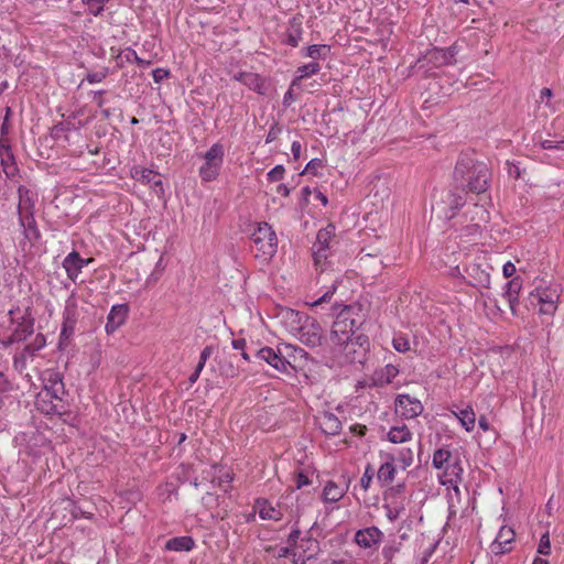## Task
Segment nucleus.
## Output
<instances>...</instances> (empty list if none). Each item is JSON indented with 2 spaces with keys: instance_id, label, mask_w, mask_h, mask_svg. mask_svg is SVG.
Here are the masks:
<instances>
[{
  "instance_id": "7c9ffc66",
  "label": "nucleus",
  "mask_w": 564,
  "mask_h": 564,
  "mask_svg": "<svg viewBox=\"0 0 564 564\" xmlns=\"http://www.w3.org/2000/svg\"><path fill=\"white\" fill-rule=\"evenodd\" d=\"M347 488H343L335 481L329 480L325 484L322 492V500L325 503L338 502L345 496Z\"/></svg>"
},
{
  "instance_id": "20e7f679",
  "label": "nucleus",
  "mask_w": 564,
  "mask_h": 564,
  "mask_svg": "<svg viewBox=\"0 0 564 564\" xmlns=\"http://www.w3.org/2000/svg\"><path fill=\"white\" fill-rule=\"evenodd\" d=\"M251 251L262 262L269 261L278 250V237L272 227L263 221L258 223L250 236Z\"/></svg>"
},
{
  "instance_id": "338daca9",
  "label": "nucleus",
  "mask_w": 564,
  "mask_h": 564,
  "mask_svg": "<svg viewBox=\"0 0 564 564\" xmlns=\"http://www.w3.org/2000/svg\"><path fill=\"white\" fill-rule=\"evenodd\" d=\"M516 271V265L511 261L506 262L502 267V273L505 278H511Z\"/></svg>"
},
{
  "instance_id": "3c124183",
  "label": "nucleus",
  "mask_w": 564,
  "mask_h": 564,
  "mask_svg": "<svg viewBox=\"0 0 564 564\" xmlns=\"http://www.w3.org/2000/svg\"><path fill=\"white\" fill-rule=\"evenodd\" d=\"M375 476V470L371 465H367L362 477L360 478V486L364 490H368Z\"/></svg>"
},
{
  "instance_id": "6ab92c4d",
  "label": "nucleus",
  "mask_w": 564,
  "mask_h": 564,
  "mask_svg": "<svg viewBox=\"0 0 564 564\" xmlns=\"http://www.w3.org/2000/svg\"><path fill=\"white\" fill-rule=\"evenodd\" d=\"M93 259H84L77 251H72L63 260V268L65 269L68 279L76 282L83 268L86 267Z\"/></svg>"
},
{
  "instance_id": "5701e85b",
  "label": "nucleus",
  "mask_w": 564,
  "mask_h": 564,
  "mask_svg": "<svg viewBox=\"0 0 564 564\" xmlns=\"http://www.w3.org/2000/svg\"><path fill=\"white\" fill-rule=\"evenodd\" d=\"M456 50L454 46L447 48L434 47L427 54V59L435 67L451 65L455 62Z\"/></svg>"
},
{
  "instance_id": "9b49d317",
  "label": "nucleus",
  "mask_w": 564,
  "mask_h": 564,
  "mask_svg": "<svg viewBox=\"0 0 564 564\" xmlns=\"http://www.w3.org/2000/svg\"><path fill=\"white\" fill-rule=\"evenodd\" d=\"M44 391L55 400H63L66 394L63 375L55 369H47L42 375Z\"/></svg>"
},
{
  "instance_id": "5fc2aeb1",
  "label": "nucleus",
  "mask_w": 564,
  "mask_h": 564,
  "mask_svg": "<svg viewBox=\"0 0 564 564\" xmlns=\"http://www.w3.org/2000/svg\"><path fill=\"white\" fill-rule=\"evenodd\" d=\"M285 169L283 165H275L273 169H271L268 174V181L270 182H278L281 181L284 177Z\"/></svg>"
},
{
  "instance_id": "6e6d98bb",
  "label": "nucleus",
  "mask_w": 564,
  "mask_h": 564,
  "mask_svg": "<svg viewBox=\"0 0 564 564\" xmlns=\"http://www.w3.org/2000/svg\"><path fill=\"white\" fill-rule=\"evenodd\" d=\"M471 270L476 271V273L478 275V278L476 279L477 280V285L487 288L490 284V275H489V273H487L484 270H480L479 267H476V265H474L471 268Z\"/></svg>"
},
{
  "instance_id": "4468645a",
  "label": "nucleus",
  "mask_w": 564,
  "mask_h": 564,
  "mask_svg": "<svg viewBox=\"0 0 564 564\" xmlns=\"http://www.w3.org/2000/svg\"><path fill=\"white\" fill-rule=\"evenodd\" d=\"M379 456L381 459L390 460L395 466L399 465L403 470L413 464V451L410 447L380 451Z\"/></svg>"
},
{
  "instance_id": "72a5a7b5",
  "label": "nucleus",
  "mask_w": 564,
  "mask_h": 564,
  "mask_svg": "<svg viewBox=\"0 0 564 564\" xmlns=\"http://www.w3.org/2000/svg\"><path fill=\"white\" fill-rule=\"evenodd\" d=\"M560 294L555 288H536L530 293L531 303H557Z\"/></svg>"
},
{
  "instance_id": "4be33fe9",
  "label": "nucleus",
  "mask_w": 564,
  "mask_h": 564,
  "mask_svg": "<svg viewBox=\"0 0 564 564\" xmlns=\"http://www.w3.org/2000/svg\"><path fill=\"white\" fill-rule=\"evenodd\" d=\"M0 164L2 166L3 173L8 177L13 176L18 170L11 147L8 140L4 138L0 139Z\"/></svg>"
},
{
  "instance_id": "69168bd1",
  "label": "nucleus",
  "mask_w": 564,
  "mask_h": 564,
  "mask_svg": "<svg viewBox=\"0 0 564 564\" xmlns=\"http://www.w3.org/2000/svg\"><path fill=\"white\" fill-rule=\"evenodd\" d=\"M169 70L164 68H156L152 72L153 80L155 83H161L164 78L169 77Z\"/></svg>"
},
{
  "instance_id": "0eeeda50",
  "label": "nucleus",
  "mask_w": 564,
  "mask_h": 564,
  "mask_svg": "<svg viewBox=\"0 0 564 564\" xmlns=\"http://www.w3.org/2000/svg\"><path fill=\"white\" fill-rule=\"evenodd\" d=\"M334 237V225L329 224L325 228L318 230L316 240L312 247L313 259L316 265H322V262L327 259L330 249V242L333 241Z\"/></svg>"
},
{
  "instance_id": "6e6552de",
  "label": "nucleus",
  "mask_w": 564,
  "mask_h": 564,
  "mask_svg": "<svg viewBox=\"0 0 564 564\" xmlns=\"http://www.w3.org/2000/svg\"><path fill=\"white\" fill-rule=\"evenodd\" d=\"M395 413L404 420H412L422 414V402L410 394H399L394 402Z\"/></svg>"
},
{
  "instance_id": "58836bf2",
  "label": "nucleus",
  "mask_w": 564,
  "mask_h": 564,
  "mask_svg": "<svg viewBox=\"0 0 564 564\" xmlns=\"http://www.w3.org/2000/svg\"><path fill=\"white\" fill-rule=\"evenodd\" d=\"M467 214H471L470 221L473 223L468 228L474 232H478L480 230L479 221H487L489 217V213L484 208V206L475 204Z\"/></svg>"
},
{
  "instance_id": "680f3d73",
  "label": "nucleus",
  "mask_w": 564,
  "mask_h": 564,
  "mask_svg": "<svg viewBox=\"0 0 564 564\" xmlns=\"http://www.w3.org/2000/svg\"><path fill=\"white\" fill-rule=\"evenodd\" d=\"M282 129L281 127L279 126L278 122H274L270 129H269V132L267 134V138H265V142L267 143H271L273 142L275 139H278L279 134L281 133Z\"/></svg>"
},
{
  "instance_id": "ea45409f",
  "label": "nucleus",
  "mask_w": 564,
  "mask_h": 564,
  "mask_svg": "<svg viewBox=\"0 0 564 564\" xmlns=\"http://www.w3.org/2000/svg\"><path fill=\"white\" fill-rule=\"evenodd\" d=\"M296 547L307 555V558H314L319 552V542L311 535H306L301 539Z\"/></svg>"
},
{
  "instance_id": "8fccbe9b",
  "label": "nucleus",
  "mask_w": 564,
  "mask_h": 564,
  "mask_svg": "<svg viewBox=\"0 0 564 564\" xmlns=\"http://www.w3.org/2000/svg\"><path fill=\"white\" fill-rule=\"evenodd\" d=\"M213 481L216 482V485L219 488H221L225 492H227V491H229L230 485L234 481V475L227 471V473L223 474L221 476H219L217 478V480L214 479Z\"/></svg>"
},
{
  "instance_id": "2eb2a0df",
  "label": "nucleus",
  "mask_w": 564,
  "mask_h": 564,
  "mask_svg": "<svg viewBox=\"0 0 564 564\" xmlns=\"http://www.w3.org/2000/svg\"><path fill=\"white\" fill-rule=\"evenodd\" d=\"M78 321V310L76 300L70 296L66 301L65 310L63 313V325L61 330V337L68 338L75 329Z\"/></svg>"
},
{
  "instance_id": "c756f323",
  "label": "nucleus",
  "mask_w": 564,
  "mask_h": 564,
  "mask_svg": "<svg viewBox=\"0 0 564 564\" xmlns=\"http://www.w3.org/2000/svg\"><path fill=\"white\" fill-rule=\"evenodd\" d=\"M195 541L189 535L175 536L165 542L164 550L172 552H189L194 549Z\"/></svg>"
},
{
  "instance_id": "f704fd0d",
  "label": "nucleus",
  "mask_w": 564,
  "mask_h": 564,
  "mask_svg": "<svg viewBox=\"0 0 564 564\" xmlns=\"http://www.w3.org/2000/svg\"><path fill=\"white\" fill-rule=\"evenodd\" d=\"M452 413L457 417L466 432H471L475 429L476 414L470 405L452 411Z\"/></svg>"
},
{
  "instance_id": "b1692460",
  "label": "nucleus",
  "mask_w": 564,
  "mask_h": 564,
  "mask_svg": "<svg viewBox=\"0 0 564 564\" xmlns=\"http://www.w3.org/2000/svg\"><path fill=\"white\" fill-rule=\"evenodd\" d=\"M133 177L143 184L150 185L153 191L161 195L163 194V185L160 174L149 169H138L133 172Z\"/></svg>"
},
{
  "instance_id": "774afa93",
  "label": "nucleus",
  "mask_w": 564,
  "mask_h": 564,
  "mask_svg": "<svg viewBox=\"0 0 564 564\" xmlns=\"http://www.w3.org/2000/svg\"><path fill=\"white\" fill-rule=\"evenodd\" d=\"M310 558H307V555L305 554H297L296 552L292 553V563L293 564H306V562Z\"/></svg>"
},
{
  "instance_id": "412c9836",
  "label": "nucleus",
  "mask_w": 564,
  "mask_h": 564,
  "mask_svg": "<svg viewBox=\"0 0 564 564\" xmlns=\"http://www.w3.org/2000/svg\"><path fill=\"white\" fill-rule=\"evenodd\" d=\"M399 372V366L394 364H387L383 367L377 368L370 377L371 386L382 388L390 384Z\"/></svg>"
},
{
  "instance_id": "393cba45",
  "label": "nucleus",
  "mask_w": 564,
  "mask_h": 564,
  "mask_svg": "<svg viewBox=\"0 0 564 564\" xmlns=\"http://www.w3.org/2000/svg\"><path fill=\"white\" fill-rule=\"evenodd\" d=\"M303 32L302 18L293 17L289 21L284 43L296 47L302 40Z\"/></svg>"
},
{
  "instance_id": "7ed1b4c3",
  "label": "nucleus",
  "mask_w": 564,
  "mask_h": 564,
  "mask_svg": "<svg viewBox=\"0 0 564 564\" xmlns=\"http://www.w3.org/2000/svg\"><path fill=\"white\" fill-rule=\"evenodd\" d=\"M355 306H345L337 315L329 335L333 346H343L347 340L355 338V333L364 323V316Z\"/></svg>"
},
{
  "instance_id": "9d476101",
  "label": "nucleus",
  "mask_w": 564,
  "mask_h": 564,
  "mask_svg": "<svg viewBox=\"0 0 564 564\" xmlns=\"http://www.w3.org/2000/svg\"><path fill=\"white\" fill-rule=\"evenodd\" d=\"M365 343H367V337L357 335L355 338L347 340V344H343V346H333V349L336 355H343L346 362H360V358L365 352V348H362Z\"/></svg>"
},
{
  "instance_id": "423d86ee",
  "label": "nucleus",
  "mask_w": 564,
  "mask_h": 564,
  "mask_svg": "<svg viewBox=\"0 0 564 564\" xmlns=\"http://www.w3.org/2000/svg\"><path fill=\"white\" fill-rule=\"evenodd\" d=\"M466 191L460 186L451 188L437 203V209L447 220L453 219L457 212L466 204Z\"/></svg>"
},
{
  "instance_id": "49530a36",
  "label": "nucleus",
  "mask_w": 564,
  "mask_h": 564,
  "mask_svg": "<svg viewBox=\"0 0 564 564\" xmlns=\"http://www.w3.org/2000/svg\"><path fill=\"white\" fill-rule=\"evenodd\" d=\"M337 284H338V278H336L333 281V283L327 288V290L324 292L323 295H321L317 300L313 301L310 305L317 306V305H321L322 303L328 302L332 299V296L335 294V292L337 291Z\"/></svg>"
},
{
  "instance_id": "dca6fc26",
  "label": "nucleus",
  "mask_w": 564,
  "mask_h": 564,
  "mask_svg": "<svg viewBox=\"0 0 564 564\" xmlns=\"http://www.w3.org/2000/svg\"><path fill=\"white\" fill-rule=\"evenodd\" d=\"M516 533L510 527H501L495 541L490 544V550L494 554H506L512 550Z\"/></svg>"
},
{
  "instance_id": "de8ad7c7",
  "label": "nucleus",
  "mask_w": 564,
  "mask_h": 564,
  "mask_svg": "<svg viewBox=\"0 0 564 564\" xmlns=\"http://www.w3.org/2000/svg\"><path fill=\"white\" fill-rule=\"evenodd\" d=\"M308 484H310V479H308L307 475H305L302 470H300L295 475V488L291 489L290 494L286 495L283 499L284 500L293 499V495H294L295 490L301 489L302 487L307 486Z\"/></svg>"
},
{
  "instance_id": "f8f14e48",
  "label": "nucleus",
  "mask_w": 564,
  "mask_h": 564,
  "mask_svg": "<svg viewBox=\"0 0 564 564\" xmlns=\"http://www.w3.org/2000/svg\"><path fill=\"white\" fill-rule=\"evenodd\" d=\"M296 338L307 347L315 348L322 345L324 334L317 321L308 317L307 323L302 327Z\"/></svg>"
},
{
  "instance_id": "052dcab7",
  "label": "nucleus",
  "mask_w": 564,
  "mask_h": 564,
  "mask_svg": "<svg viewBox=\"0 0 564 564\" xmlns=\"http://www.w3.org/2000/svg\"><path fill=\"white\" fill-rule=\"evenodd\" d=\"M540 304V314L553 316L557 310V303H539Z\"/></svg>"
},
{
  "instance_id": "c85d7f7f",
  "label": "nucleus",
  "mask_w": 564,
  "mask_h": 564,
  "mask_svg": "<svg viewBox=\"0 0 564 564\" xmlns=\"http://www.w3.org/2000/svg\"><path fill=\"white\" fill-rule=\"evenodd\" d=\"M20 226L23 228V234L29 241H36L41 237L33 213L19 216Z\"/></svg>"
},
{
  "instance_id": "a18cd8bd",
  "label": "nucleus",
  "mask_w": 564,
  "mask_h": 564,
  "mask_svg": "<svg viewBox=\"0 0 564 564\" xmlns=\"http://www.w3.org/2000/svg\"><path fill=\"white\" fill-rule=\"evenodd\" d=\"M452 457V453L448 449L440 448L434 452L432 464L436 469H443L447 465Z\"/></svg>"
},
{
  "instance_id": "09e8293b",
  "label": "nucleus",
  "mask_w": 564,
  "mask_h": 564,
  "mask_svg": "<svg viewBox=\"0 0 564 564\" xmlns=\"http://www.w3.org/2000/svg\"><path fill=\"white\" fill-rule=\"evenodd\" d=\"M393 348L399 352H406L410 350V341L409 339L402 335H395L392 340Z\"/></svg>"
},
{
  "instance_id": "39448f33",
  "label": "nucleus",
  "mask_w": 564,
  "mask_h": 564,
  "mask_svg": "<svg viewBox=\"0 0 564 564\" xmlns=\"http://www.w3.org/2000/svg\"><path fill=\"white\" fill-rule=\"evenodd\" d=\"M224 147L221 143H214L204 154V163L198 170V175L203 182L215 181L224 163Z\"/></svg>"
},
{
  "instance_id": "1a4fd4ad",
  "label": "nucleus",
  "mask_w": 564,
  "mask_h": 564,
  "mask_svg": "<svg viewBox=\"0 0 564 564\" xmlns=\"http://www.w3.org/2000/svg\"><path fill=\"white\" fill-rule=\"evenodd\" d=\"M254 357L265 361L272 368L278 370L281 373H290V370L294 369L289 360H286L280 349L275 350L271 347H262L258 349L254 354Z\"/></svg>"
},
{
  "instance_id": "ddd939ff",
  "label": "nucleus",
  "mask_w": 564,
  "mask_h": 564,
  "mask_svg": "<svg viewBox=\"0 0 564 564\" xmlns=\"http://www.w3.org/2000/svg\"><path fill=\"white\" fill-rule=\"evenodd\" d=\"M384 534L377 527L360 529L355 533V542L362 549H377L383 541Z\"/></svg>"
},
{
  "instance_id": "bb28decb",
  "label": "nucleus",
  "mask_w": 564,
  "mask_h": 564,
  "mask_svg": "<svg viewBox=\"0 0 564 564\" xmlns=\"http://www.w3.org/2000/svg\"><path fill=\"white\" fill-rule=\"evenodd\" d=\"M522 289V280L519 276L513 278L506 284L503 296L507 299L510 310L516 314V307L519 304V294Z\"/></svg>"
},
{
  "instance_id": "4d7b16f0",
  "label": "nucleus",
  "mask_w": 564,
  "mask_h": 564,
  "mask_svg": "<svg viewBox=\"0 0 564 564\" xmlns=\"http://www.w3.org/2000/svg\"><path fill=\"white\" fill-rule=\"evenodd\" d=\"M108 76V69H102L100 72H93V73H88L86 75V80L89 83V84H97V83H100L102 82L106 77Z\"/></svg>"
},
{
  "instance_id": "4c0bfd02",
  "label": "nucleus",
  "mask_w": 564,
  "mask_h": 564,
  "mask_svg": "<svg viewBox=\"0 0 564 564\" xmlns=\"http://www.w3.org/2000/svg\"><path fill=\"white\" fill-rule=\"evenodd\" d=\"M329 53L330 46L325 44H313L302 50V55L314 59L313 62L327 58Z\"/></svg>"
},
{
  "instance_id": "2f4dec72",
  "label": "nucleus",
  "mask_w": 564,
  "mask_h": 564,
  "mask_svg": "<svg viewBox=\"0 0 564 564\" xmlns=\"http://www.w3.org/2000/svg\"><path fill=\"white\" fill-rule=\"evenodd\" d=\"M18 195H19V204H18L19 216L28 215L29 213L34 214L35 200H34L33 196L31 195L30 189H28L23 185H20L18 187Z\"/></svg>"
},
{
  "instance_id": "cd10ccee",
  "label": "nucleus",
  "mask_w": 564,
  "mask_h": 564,
  "mask_svg": "<svg viewBox=\"0 0 564 564\" xmlns=\"http://www.w3.org/2000/svg\"><path fill=\"white\" fill-rule=\"evenodd\" d=\"M256 508L259 512V517L263 520L280 521L283 517L282 511L273 507L264 498H259L256 500Z\"/></svg>"
},
{
  "instance_id": "a19ab883",
  "label": "nucleus",
  "mask_w": 564,
  "mask_h": 564,
  "mask_svg": "<svg viewBox=\"0 0 564 564\" xmlns=\"http://www.w3.org/2000/svg\"><path fill=\"white\" fill-rule=\"evenodd\" d=\"M117 65L119 67H123V63H137L140 66L148 65L149 62H145L144 59L140 58L137 54V52L131 48L127 47L122 50L116 57Z\"/></svg>"
},
{
  "instance_id": "f257e3e1",
  "label": "nucleus",
  "mask_w": 564,
  "mask_h": 564,
  "mask_svg": "<svg viewBox=\"0 0 564 564\" xmlns=\"http://www.w3.org/2000/svg\"><path fill=\"white\" fill-rule=\"evenodd\" d=\"M34 326L35 317L30 306L23 310L20 306L10 308L7 319L1 324L13 346L24 344L12 358L13 367L19 372H23L28 362L46 346V336L40 332L35 334Z\"/></svg>"
},
{
  "instance_id": "603ef678",
  "label": "nucleus",
  "mask_w": 564,
  "mask_h": 564,
  "mask_svg": "<svg viewBox=\"0 0 564 564\" xmlns=\"http://www.w3.org/2000/svg\"><path fill=\"white\" fill-rule=\"evenodd\" d=\"M538 553L542 555H549L551 553V542H550V535L546 531L543 533L540 538V542L538 545Z\"/></svg>"
},
{
  "instance_id": "13d9d810",
  "label": "nucleus",
  "mask_w": 564,
  "mask_h": 564,
  "mask_svg": "<svg viewBox=\"0 0 564 564\" xmlns=\"http://www.w3.org/2000/svg\"><path fill=\"white\" fill-rule=\"evenodd\" d=\"M541 148L544 150H560L564 151V140L554 142L551 140H543L540 143Z\"/></svg>"
},
{
  "instance_id": "a878e982",
  "label": "nucleus",
  "mask_w": 564,
  "mask_h": 564,
  "mask_svg": "<svg viewBox=\"0 0 564 564\" xmlns=\"http://www.w3.org/2000/svg\"><path fill=\"white\" fill-rule=\"evenodd\" d=\"M310 316L299 311L289 310L284 315V323L289 332L296 337Z\"/></svg>"
},
{
  "instance_id": "f3484780",
  "label": "nucleus",
  "mask_w": 564,
  "mask_h": 564,
  "mask_svg": "<svg viewBox=\"0 0 564 564\" xmlns=\"http://www.w3.org/2000/svg\"><path fill=\"white\" fill-rule=\"evenodd\" d=\"M235 80L240 82L250 90L256 91L259 95H265L268 91V83L265 78L261 77L257 73L252 72H238L232 77Z\"/></svg>"
},
{
  "instance_id": "f03ea898",
  "label": "nucleus",
  "mask_w": 564,
  "mask_h": 564,
  "mask_svg": "<svg viewBox=\"0 0 564 564\" xmlns=\"http://www.w3.org/2000/svg\"><path fill=\"white\" fill-rule=\"evenodd\" d=\"M453 177L456 185L465 191L481 194L489 188L491 172L475 153H462L457 159Z\"/></svg>"
},
{
  "instance_id": "0e129e2a",
  "label": "nucleus",
  "mask_w": 564,
  "mask_h": 564,
  "mask_svg": "<svg viewBox=\"0 0 564 564\" xmlns=\"http://www.w3.org/2000/svg\"><path fill=\"white\" fill-rule=\"evenodd\" d=\"M11 346H13L12 341L10 340L4 329L0 326V349H7Z\"/></svg>"
},
{
  "instance_id": "473e14b6",
  "label": "nucleus",
  "mask_w": 564,
  "mask_h": 564,
  "mask_svg": "<svg viewBox=\"0 0 564 564\" xmlns=\"http://www.w3.org/2000/svg\"><path fill=\"white\" fill-rule=\"evenodd\" d=\"M381 465L377 473V480L382 487L390 486L397 474V466L388 459H381Z\"/></svg>"
},
{
  "instance_id": "e2e57ef3",
  "label": "nucleus",
  "mask_w": 564,
  "mask_h": 564,
  "mask_svg": "<svg viewBox=\"0 0 564 564\" xmlns=\"http://www.w3.org/2000/svg\"><path fill=\"white\" fill-rule=\"evenodd\" d=\"M294 87L295 86H292V83H291L289 89L285 91V94L283 96V106L285 108L290 107L297 99V97L293 93Z\"/></svg>"
},
{
  "instance_id": "c9c22d12",
  "label": "nucleus",
  "mask_w": 564,
  "mask_h": 564,
  "mask_svg": "<svg viewBox=\"0 0 564 564\" xmlns=\"http://www.w3.org/2000/svg\"><path fill=\"white\" fill-rule=\"evenodd\" d=\"M412 432L405 424L390 427L387 438L393 444H402L412 440Z\"/></svg>"
},
{
  "instance_id": "c03bdc74",
  "label": "nucleus",
  "mask_w": 564,
  "mask_h": 564,
  "mask_svg": "<svg viewBox=\"0 0 564 564\" xmlns=\"http://www.w3.org/2000/svg\"><path fill=\"white\" fill-rule=\"evenodd\" d=\"M88 14L100 17L105 11V6L109 0H80Z\"/></svg>"
},
{
  "instance_id": "bf43d9fd",
  "label": "nucleus",
  "mask_w": 564,
  "mask_h": 564,
  "mask_svg": "<svg viewBox=\"0 0 564 564\" xmlns=\"http://www.w3.org/2000/svg\"><path fill=\"white\" fill-rule=\"evenodd\" d=\"M323 167V162L319 159H312L305 166V170L302 172L305 173H312L316 175L318 173V170Z\"/></svg>"
},
{
  "instance_id": "79ce46f5",
  "label": "nucleus",
  "mask_w": 564,
  "mask_h": 564,
  "mask_svg": "<svg viewBox=\"0 0 564 564\" xmlns=\"http://www.w3.org/2000/svg\"><path fill=\"white\" fill-rule=\"evenodd\" d=\"M382 508L386 511V517L390 522H394L400 518V516L405 511V506L403 501H391L386 502Z\"/></svg>"
},
{
  "instance_id": "a211bd4d",
  "label": "nucleus",
  "mask_w": 564,
  "mask_h": 564,
  "mask_svg": "<svg viewBox=\"0 0 564 564\" xmlns=\"http://www.w3.org/2000/svg\"><path fill=\"white\" fill-rule=\"evenodd\" d=\"M128 304H116L111 307L108 316L105 330L108 335L113 334L120 326H122L128 317Z\"/></svg>"
},
{
  "instance_id": "aec40b11",
  "label": "nucleus",
  "mask_w": 564,
  "mask_h": 564,
  "mask_svg": "<svg viewBox=\"0 0 564 564\" xmlns=\"http://www.w3.org/2000/svg\"><path fill=\"white\" fill-rule=\"evenodd\" d=\"M316 422L319 425L322 432L328 436H336L341 432L343 422L341 420L329 411L321 412L316 417Z\"/></svg>"
},
{
  "instance_id": "e433bc0d",
  "label": "nucleus",
  "mask_w": 564,
  "mask_h": 564,
  "mask_svg": "<svg viewBox=\"0 0 564 564\" xmlns=\"http://www.w3.org/2000/svg\"><path fill=\"white\" fill-rule=\"evenodd\" d=\"M319 70L321 65L318 64V62H311L302 66H299L296 69V75L292 80V86H299L304 78L315 75Z\"/></svg>"
},
{
  "instance_id": "864d4df0",
  "label": "nucleus",
  "mask_w": 564,
  "mask_h": 564,
  "mask_svg": "<svg viewBox=\"0 0 564 564\" xmlns=\"http://www.w3.org/2000/svg\"><path fill=\"white\" fill-rule=\"evenodd\" d=\"M399 551H400V544L392 542V543L383 546L382 556L384 560L390 562Z\"/></svg>"
},
{
  "instance_id": "37998d69",
  "label": "nucleus",
  "mask_w": 564,
  "mask_h": 564,
  "mask_svg": "<svg viewBox=\"0 0 564 564\" xmlns=\"http://www.w3.org/2000/svg\"><path fill=\"white\" fill-rule=\"evenodd\" d=\"M290 516L292 518H295V522L292 527V530L288 536V544L291 546V547H295L299 545V540H300V536H301V530L299 528V518L301 516L300 513V510L299 508H296L295 510L294 509H291L290 510Z\"/></svg>"
}]
</instances>
